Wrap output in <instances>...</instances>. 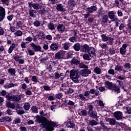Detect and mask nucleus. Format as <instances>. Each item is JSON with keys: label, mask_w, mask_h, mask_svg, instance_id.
<instances>
[{"label": "nucleus", "mask_w": 131, "mask_h": 131, "mask_svg": "<svg viewBox=\"0 0 131 131\" xmlns=\"http://www.w3.org/2000/svg\"><path fill=\"white\" fill-rule=\"evenodd\" d=\"M89 93L92 94V95H95V96H99V91H96L95 89H91L89 91Z\"/></svg>", "instance_id": "nucleus-34"}, {"label": "nucleus", "mask_w": 131, "mask_h": 131, "mask_svg": "<svg viewBox=\"0 0 131 131\" xmlns=\"http://www.w3.org/2000/svg\"><path fill=\"white\" fill-rule=\"evenodd\" d=\"M29 7L31 9V8H33L34 10H39L40 9V6L39 4L36 3H29Z\"/></svg>", "instance_id": "nucleus-13"}, {"label": "nucleus", "mask_w": 131, "mask_h": 131, "mask_svg": "<svg viewBox=\"0 0 131 131\" xmlns=\"http://www.w3.org/2000/svg\"><path fill=\"white\" fill-rule=\"evenodd\" d=\"M67 126L69 128H72L74 127V124L73 123V122H72V121H70L67 123Z\"/></svg>", "instance_id": "nucleus-36"}, {"label": "nucleus", "mask_w": 131, "mask_h": 131, "mask_svg": "<svg viewBox=\"0 0 131 131\" xmlns=\"http://www.w3.org/2000/svg\"><path fill=\"white\" fill-rule=\"evenodd\" d=\"M25 40L26 41H29V42H31V41L33 40V38L31 36H29L25 39Z\"/></svg>", "instance_id": "nucleus-59"}, {"label": "nucleus", "mask_w": 131, "mask_h": 131, "mask_svg": "<svg viewBox=\"0 0 131 131\" xmlns=\"http://www.w3.org/2000/svg\"><path fill=\"white\" fill-rule=\"evenodd\" d=\"M37 36L38 38L39 39H41V40H45V39H46V35H45V34L41 32H39Z\"/></svg>", "instance_id": "nucleus-32"}, {"label": "nucleus", "mask_w": 131, "mask_h": 131, "mask_svg": "<svg viewBox=\"0 0 131 131\" xmlns=\"http://www.w3.org/2000/svg\"><path fill=\"white\" fill-rule=\"evenodd\" d=\"M6 106L8 108L15 109V103H11V102H7L6 103Z\"/></svg>", "instance_id": "nucleus-30"}, {"label": "nucleus", "mask_w": 131, "mask_h": 131, "mask_svg": "<svg viewBox=\"0 0 131 131\" xmlns=\"http://www.w3.org/2000/svg\"><path fill=\"white\" fill-rule=\"evenodd\" d=\"M114 117L117 119V120H120L123 118V115H122V112H115L114 113Z\"/></svg>", "instance_id": "nucleus-11"}, {"label": "nucleus", "mask_w": 131, "mask_h": 131, "mask_svg": "<svg viewBox=\"0 0 131 131\" xmlns=\"http://www.w3.org/2000/svg\"><path fill=\"white\" fill-rule=\"evenodd\" d=\"M15 48H16V44H15V43H12L8 50V53L11 54L12 52L14 51V49H15Z\"/></svg>", "instance_id": "nucleus-31"}, {"label": "nucleus", "mask_w": 131, "mask_h": 131, "mask_svg": "<svg viewBox=\"0 0 131 131\" xmlns=\"http://www.w3.org/2000/svg\"><path fill=\"white\" fill-rule=\"evenodd\" d=\"M23 107L26 111H28L30 109V104L28 102H25L24 104Z\"/></svg>", "instance_id": "nucleus-33"}, {"label": "nucleus", "mask_w": 131, "mask_h": 131, "mask_svg": "<svg viewBox=\"0 0 131 131\" xmlns=\"http://www.w3.org/2000/svg\"><path fill=\"white\" fill-rule=\"evenodd\" d=\"M8 72L10 75H12V76H15V75L16 74V70H15V69L10 68L8 70Z\"/></svg>", "instance_id": "nucleus-28"}, {"label": "nucleus", "mask_w": 131, "mask_h": 131, "mask_svg": "<svg viewBox=\"0 0 131 131\" xmlns=\"http://www.w3.org/2000/svg\"><path fill=\"white\" fill-rule=\"evenodd\" d=\"M16 112V113L19 115H22V114H24L25 113V112L24 110H21L20 108L18 110H17Z\"/></svg>", "instance_id": "nucleus-49"}, {"label": "nucleus", "mask_w": 131, "mask_h": 131, "mask_svg": "<svg viewBox=\"0 0 131 131\" xmlns=\"http://www.w3.org/2000/svg\"><path fill=\"white\" fill-rule=\"evenodd\" d=\"M80 43H76L74 45L73 48L76 52H79L80 51Z\"/></svg>", "instance_id": "nucleus-27"}, {"label": "nucleus", "mask_w": 131, "mask_h": 131, "mask_svg": "<svg viewBox=\"0 0 131 131\" xmlns=\"http://www.w3.org/2000/svg\"><path fill=\"white\" fill-rule=\"evenodd\" d=\"M115 69L116 71H119L120 72L122 71V67L120 66H116Z\"/></svg>", "instance_id": "nucleus-51"}, {"label": "nucleus", "mask_w": 131, "mask_h": 131, "mask_svg": "<svg viewBox=\"0 0 131 131\" xmlns=\"http://www.w3.org/2000/svg\"><path fill=\"white\" fill-rule=\"evenodd\" d=\"M90 94H91L90 91H85L83 94H79V97L80 98V100H81V101H88V99H86L85 97H89V96H90Z\"/></svg>", "instance_id": "nucleus-9"}, {"label": "nucleus", "mask_w": 131, "mask_h": 131, "mask_svg": "<svg viewBox=\"0 0 131 131\" xmlns=\"http://www.w3.org/2000/svg\"><path fill=\"white\" fill-rule=\"evenodd\" d=\"M108 16L113 22H115L116 27H118L120 20L118 19V17L115 15L114 12L113 11H110L108 13Z\"/></svg>", "instance_id": "nucleus-3"}, {"label": "nucleus", "mask_w": 131, "mask_h": 131, "mask_svg": "<svg viewBox=\"0 0 131 131\" xmlns=\"http://www.w3.org/2000/svg\"><path fill=\"white\" fill-rule=\"evenodd\" d=\"M31 47L33 48L34 51L35 52H39V53H43V51H42V49L41 48V47L39 45H36L34 43H31L30 44Z\"/></svg>", "instance_id": "nucleus-8"}, {"label": "nucleus", "mask_w": 131, "mask_h": 131, "mask_svg": "<svg viewBox=\"0 0 131 131\" xmlns=\"http://www.w3.org/2000/svg\"><path fill=\"white\" fill-rule=\"evenodd\" d=\"M113 91H114L117 94H119L120 93V88L119 86L116 85V84H114L113 89H112Z\"/></svg>", "instance_id": "nucleus-26"}, {"label": "nucleus", "mask_w": 131, "mask_h": 131, "mask_svg": "<svg viewBox=\"0 0 131 131\" xmlns=\"http://www.w3.org/2000/svg\"><path fill=\"white\" fill-rule=\"evenodd\" d=\"M33 24L36 27H39V26H40V21L36 20L34 22Z\"/></svg>", "instance_id": "nucleus-53"}, {"label": "nucleus", "mask_w": 131, "mask_h": 131, "mask_svg": "<svg viewBox=\"0 0 131 131\" xmlns=\"http://www.w3.org/2000/svg\"><path fill=\"white\" fill-rule=\"evenodd\" d=\"M91 73L92 71L91 70H89L88 69H83L80 71V75L84 77L89 76V74H91Z\"/></svg>", "instance_id": "nucleus-10"}, {"label": "nucleus", "mask_w": 131, "mask_h": 131, "mask_svg": "<svg viewBox=\"0 0 131 131\" xmlns=\"http://www.w3.org/2000/svg\"><path fill=\"white\" fill-rule=\"evenodd\" d=\"M80 116H86L88 115V112L86 110H82L80 113Z\"/></svg>", "instance_id": "nucleus-50"}, {"label": "nucleus", "mask_w": 131, "mask_h": 131, "mask_svg": "<svg viewBox=\"0 0 131 131\" xmlns=\"http://www.w3.org/2000/svg\"><path fill=\"white\" fill-rule=\"evenodd\" d=\"M48 27V29H49V30H55V29H56V26H55V25L52 23H50L49 24H48L47 25Z\"/></svg>", "instance_id": "nucleus-29"}, {"label": "nucleus", "mask_w": 131, "mask_h": 131, "mask_svg": "<svg viewBox=\"0 0 131 131\" xmlns=\"http://www.w3.org/2000/svg\"><path fill=\"white\" fill-rule=\"evenodd\" d=\"M70 77L75 83H78L79 82V75L78 71L76 70H72L70 71Z\"/></svg>", "instance_id": "nucleus-2"}, {"label": "nucleus", "mask_w": 131, "mask_h": 131, "mask_svg": "<svg viewBox=\"0 0 131 131\" xmlns=\"http://www.w3.org/2000/svg\"><path fill=\"white\" fill-rule=\"evenodd\" d=\"M1 3L3 5H6V6H9V3H10V0H1Z\"/></svg>", "instance_id": "nucleus-54"}, {"label": "nucleus", "mask_w": 131, "mask_h": 131, "mask_svg": "<svg viewBox=\"0 0 131 131\" xmlns=\"http://www.w3.org/2000/svg\"><path fill=\"white\" fill-rule=\"evenodd\" d=\"M66 53V52L63 50H60L57 52L55 54V58L56 59V60H60L61 59H63L64 56H65Z\"/></svg>", "instance_id": "nucleus-5"}, {"label": "nucleus", "mask_w": 131, "mask_h": 131, "mask_svg": "<svg viewBox=\"0 0 131 131\" xmlns=\"http://www.w3.org/2000/svg\"><path fill=\"white\" fill-rule=\"evenodd\" d=\"M92 58H93V56L90 55V54L89 53H85L83 55V59H84V60L90 61L92 59Z\"/></svg>", "instance_id": "nucleus-25"}, {"label": "nucleus", "mask_w": 131, "mask_h": 131, "mask_svg": "<svg viewBox=\"0 0 131 131\" xmlns=\"http://www.w3.org/2000/svg\"><path fill=\"white\" fill-rule=\"evenodd\" d=\"M90 124L91 126H94V125H97L98 124V122L95 120L90 121Z\"/></svg>", "instance_id": "nucleus-48"}, {"label": "nucleus", "mask_w": 131, "mask_h": 131, "mask_svg": "<svg viewBox=\"0 0 131 131\" xmlns=\"http://www.w3.org/2000/svg\"><path fill=\"white\" fill-rule=\"evenodd\" d=\"M57 29L59 32H64L65 26L62 24H60L57 26Z\"/></svg>", "instance_id": "nucleus-19"}, {"label": "nucleus", "mask_w": 131, "mask_h": 131, "mask_svg": "<svg viewBox=\"0 0 131 131\" xmlns=\"http://www.w3.org/2000/svg\"><path fill=\"white\" fill-rule=\"evenodd\" d=\"M14 85L15 84H14L13 83H8L4 85V88L5 89H10L11 88H14Z\"/></svg>", "instance_id": "nucleus-35"}, {"label": "nucleus", "mask_w": 131, "mask_h": 131, "mask_svg": "<svg viewBox=\"0 0 131 131\" xmlns=\"http://www.w3.org/2000/svg\"><path fill=\"white\" fill-rule=\"evenodd\" d=\"M101 37L102 41H104V42H107L106 43L110 46H113V40H114V38L109 37L105 34H101Z\"/></svg>", "instance_id": "nucleus-4"}, {"label": "nucleus", "mask_w": 131, "mask_h": 131, "mask_svg": "<svg viewBox=\"0 0 131 131\" xmlns=\"http://www.w3.org/2000/svg\"><path fill=\"white\" fill-rule=\"evenodd\" d=\"M69 40L71 42H76L77 41V38L76 37L73 36L69 38Z\"/></svg>", "instance_id": "nucleus-47"}, {"label": "nucleus", "mask_w": 131, "mask_h": 131, "mask_svg": "<svg viewBox=\"0 0 131 131\" xmlns=\"http://www.w3.org/2000/svg\"><path fill=\"white\" fill-rule=\"evenodd\" d=\"M36 12H35L34 10L30 9L29 11V14L31 17H32V18H34V17H35V15L34 14Z\"/></svg>", "instance_id": "nucleus-41"}, {"label": "nucleus", "mask_w": 131, "mask_h": 131, "mask_svg": "<svg viewBox=\"0 0 131 131\" xmlns=\"http://www.w3.org/2000/svg\"><path fill=\"white\" fill-rule=\"evenodd\" d=\"M99 46V47H100V48L101 49H102V50H105V51H106V50H109L108 43H103V42H101V41H100Z\"/></svg>", "instance_id": "nucleus-17"}, {"label": "nucleus", "mask_w": 131, "mask_h": 131, "mask_svg": "<svg viewBox=\"0 0 131 131\" xmlns=\"http://www.w3.org/2000/svg\"><path fill=\"white\" fill-rule=\"evenodd\" d=\"M89 49L90 47L86 44L81 46V52H83V53H86V52H88Z\"/></svg>", "instance_id": "nucleus-22"}, {"label": "nucleus", "mask_w": 131, "mask_h": 131, "mask_svg": "<svg viewBox=\"0 0 131 131\" xmlns=\"http://www.w3.org/2000/svg\"><path fill=\"white\" fill-rule=\"evenodd\" d=\"M63 74L62 73H60L59 74L58 73H55V79H59L60 77H62L63 76Z\"/></svg>", "instance_id": "nucleus-45"}, {"label": "nucleus", "mask_w": 131, "mask_h": 131, "mask_svg": "<svg viewBox=\"0 0 131 131\" xmlns=\"http://www.w3.org/2000/svg\"><path fill=\"white\" fill-rule=\"evenodd\" d=\"M5 34V30L4 28L0 27V35H4Z\"/></svg>", "instance_id": "nucleus-64"}, {"label": "nucleus", "mask_w": 131, "mask_h": 131, "mask_svg": "<svg viewBox=\"0 0 131 131\" xmlns=\"http://www.w3.org/2000/svg\"><path fill=\"white\" fill-rule=\"evenodd\" d=\"M28 54L30 56H34L35 53H34V51H33V50L29 49L28 50Z\"/></svg>", "instance_id": "nucleus-55"}, {"label": "nucleus", "mask_w": 131, "mask_h": 131, "mask_svg": "<svg viewBox=\"0 0 131 131\" xmlns=\"http://www.w3.org/2000/svg\"><path fill=\"white\" fill-rule=\"evenodd\" d=\"M68 5L70 6L72 8H73L74 6H75V2L73 0H69L68 2Z\"/></svg>", "instance_id": "nucleus-40"}, {"label": "nucleus", "mask_w": 131, "mask_h": 131, "mask_svg": "<svg viewBox=\"0 0 131 131\" xmlns=\"http://www.w3.org/2000/svg\"><path fill=\"white\" fill-rule=\"evenodd\" d=\"M4 121H12V118H11L10 117H5L3 118Z\"/></svg>", "instance_id": "nucleus-57"}, {"label": "nucleus", "mask_w": 131, "mask_h": 131, "mask_svg": "<svg viewBox=\"0 0 131 131\" xmlns=\"http://www.w3.org/2000/svg\"><path fill=\"white\" fill-rule=\"evenodd\" d=\"M125 27V24H121L119 26V30H123V29Z\"/></svg>", "instance_id": "nucleus-63"}, {"label": "nucleus", "mask_w": 131, "mask_h": 131, "mask_svg": "<svg viewBox=\"0 0 131 131\" xmlns=\"http://www.w3.org/2000/svg\"><path fill=\"white\" fill-rule=\"evenodd\" d=\"M14 35H15L16 36H22V35H23V32L20 30H18L14 33Z\"/></svg>", "instance_id": "nucleus-44"}, {"label": "nucleus", "mask_w": 131, "mask_h": 131, "mask_svg": "<svg viewBox=\"0 0 131 131\" xmlns=\"http://www.w3.org/2000/svg\"><path fill=\"white\" fill-rule=\"evenodd\" d=\"M108 15H104L102 16V21L103 23H107L108 22Z\"/></svg>", "instance_id": "nucleus-37"}, {"label": "nucleus", "mask_w": 131, "mask_h": 131, "mask_svg": "<svg viewBox=\"0 0 131 131\" xmlns=\"http://www.w3.org/2000/svg\"><path fill=\"white\" fill-rule=\"evenodd\" d=\"M36 120L39 123H42V126L48 131L54 130V127H57L56 123L48 120L46 117H40L39 116H36Z\"/></svg>", "instance_id": "nucleus-1"}, {"label": "nucleus", "mask_w": 131, "mask_h": 131, "mask_svg": "<svg viewBox=\"0 0 131 131\" xmlns=\"http://www.w3.org/2000/svg\"><path fill=\"white\" fill-rule=\"evenodd\" d=\"M96 101L97 102V104H98L100 107H103V106H104V103L102 100H97Z\"/></svg>", "instance_id": "nucleus-58"}, {"label": "nucleus", "mask_w": 131, "mask_h": 131, "mask_svg": "<svg viewBox=\"0 0 131 131\" xmlns=\"http://www.w3.org/2000/svg\"><path fill=\"white\" fill-rule=\"evenodd\" d=\"M16 26L18 28H23L24 27V24H23V22L19 21L16 23Z\"/></svg>", "instance_id": "nucleus-39"}, {"label": "nucleus", "mask_w": 131, "mask_h": 131, "mask_svg": "<svg viewBox=\"0 0 131 131\" xmlns=\"http://www.w3.org/2000/svg\"><path fill=\"white\" fill-rule=\"evenodd\" d=\"M50 50L52 52H55V51H58L59 49V45L57 43H52L50 46Z\"/></svg>", "instance_id": "nucleus-14"}, {"label": "nucleus", "mask_w": 131, "mask_h": 131, "mask_svg": "<svg viewBox=\"0 0 131 131\" xmlns=\"http://www.w3.org/2000/svg\"><path fill=\"white\" fill-rule=\"evenodd\" d=\"M108 74H111V75H114L115 74V72H114V70L110 69L108 71Z\"/></svg>", "instance_id": "nucleus-60"}, {"label": "nucleus", "mask_w": 131, "mask_h": 131, "mask_svg": "<svg viewBox=\"0 0 131 131\" xmlns=\"http://www.w3.org/2000/svg\"><path fill=\"white\" fill-rule=\"evenodd\" d=\"M97 10H98V8H97V6H92L87 8L88 12L91 13H94V12L97 11Z\"/></svg>", "instance_id": "nucleus-20"}, {"label": "nucleus", "mask_w": 131, "mask_h": 131, "mask_svg": "<svg viewBox=\"0 0 131 131\" xmlns=\"http://www.w3.org/2000/svg\"><path fill=\"white\" fill-rule=\"evenodd\" d=\"M72 65V64H74L75 65H78V64H79V61H78V60L75 59V58H73L71 62Z\"/></svg>", "instance_id": "nucleus-43"}, {"label": "nucleus", "mask_w": 131, "mask_h": 131, "mask_svg": "<svg viewBox=\"0 0 131 131\" xmlns=\"http://www.w3.org/2000/svg\"><path fill=\"white\" fill-rule=\"evenodd\" d=\"M96 49L93 47L89 48V49L88 50V53L90 54V56L93 57H95L96 56Z\"/></svg>", "instance_id": "nucleus-16"}, {"label": "nucleus", "mask_w": 131, "mask_h": 131, "mask_svg": "<svg viewBox=\"0 0 131 131\" xmlns=\"http://www.w3.org/2000/svg\"><path fill=\"white\" fill-rule=\"evenodd\" d=\"M39 13L41 15H45V14H47L48 13V11L45 9V8H41L40 7V10H39Z\"/></svg>", "instance_id": "nucleus-38"}, {"label": "nucleus", "mask_w": 131, "mask_h": 131, "mask_svg": "<svg viewBox=\"0 0 131 131\" xmlns=\"http://www.w3.org/2000/svg\"><path fill=\"white\" fill-rule=\"evenodd\" d=\"M126 48H127V44H123L122 47L120 48V53L121 55H124L126 52Z\"/></svg>", "instance_id": "nucleus-15"}, {"label": "nucleus", "mask_w": 131, "mask_h": 131, "mask_svg": "<svg viewBox=\"0 0 131 131\" xmlns=\"http://www.w3.org/2000/svg\"><path fill=\"white\" fill-rule=\"evenodd\" d=\"M71 46V43L68 42H66L62 44V47L63 49L65 50V51H67L68 50H69V48H70Z\"/></svg>", "instance_id": "nucleus-23"}, {"label": "nucleus", "mask_w": 131, "mask_h": 131, "mask_svg": "<svg viewBox=\"0 0 131 131\" xmlns=\"http://www.w3.org/2000/svg\"><path fill=\"white\" fill-rule=\"evenodd\" d=\"M79 67L80 68H85L86 69H88V68H89V67H88L86 66H85V64L82 63L79 64Z\"/></svg>", "instance_id": "nucleus-61"}, {"label": "nucleus", "mask_w": 131, "mask_h": 131, "mask_svg": "<svg viewBox=\"0 0 131 131\" xmlns=\"http://www.w3.org/2000/svg\"><path fill=\"white\" fill-rule=\"evenodd\" d=\"M104 85L106 89H108V90H112L113 89L114 84L112 82L109 81H106L104 83Z\"/></svg>", "instance_id": "nucleus-18"}, {"label": "nucleus", "mask_w": 131, "mask_h": 131, "mask_svg": "<svg viewBox=\"0 0 131 131\" xmlns=\"http://www.w3.org/2000/svg\"><path fill=\"white\" fill-rule=\"evenodd\" d=\"M88 108L89 109V116H90V117H92V118H96L97 117V113H96V112L93 111V109H94V107H93V105H88Z\"/></svg>", "instance_id": "nucleus-7"}, {"label": "nucleus", "mask_w": 131, "mask_h": 131, "mask_svg": "<svg viewBox=\"0 0 131 131\" xmlns=\"http://www.w3.org/2000/svg\"><path fill=\"white\" fill-rule=\"evenodd\" d=\"M45 91H52V89H51V87L48 86V85H44L43 86Z\"/></svg>", "instance_id": "nucleus-62"}, {"label": "nucleus", "mask_w": 131, "mask_h": 131, "mask_svg": "<svg viewBox=\"0 0 131 131\" xmlns=\"http://www.w3.org/2000/svg\"><path fill=\"white\" fill-rule=\"evenodd\" d=\"M8 99V100L13 101V102H19L22 99V95H12L9 96Z\"/></svg>", "instance_id": "nucleus-6"}, {"label": "nucleus", "mask_w": 131, "mask_h": 131, "mask_svg": "<svg viewBox=\"0 0 131 131\" xmlns=\"http://www.w3.org/2000/svg\"><path fill=\"white\" fill-rule=\"evenodd\" d=\"M56 10L60 12H65V11H66V9H65L64 6H63L62 4H58L56 6Z\"/></svg>", "instance_id": "nucleus-24"}, {"label": "nucleus", "mask_w": 131, "mask_h": 131, "mask_svg": "<svg viewBox=\"0 0 131 131\" xmlns=\"http://www.w3.org/2000/svg\"><path fill=\"white\" fill-rule=\"evenodd\" d=\"M94 72L96 73V74H100L101 72V69L98 67L95 68Z\"/></svg>", "instance_id": "nucleus-46"}, {"label": "nucleus", "mask_w": 131, "mask_h": 131, "mask_svg": "<svg viewBox=\"0 0 131 131\" xmlns=\"http://www.w3.org/2000/svg\"><path fill=\"white\" fill-rule=\"evenodd\" d=\"M124 68H125V69H130V64H129V63H126V64H125L124 66Z\"/></svg>", "instance_id": "nucleus-56"}, {"label": "nucleus", "mask_w": 131, "mask_h": 131, "mask_svg": "<svg viewBox=\"0 0 131 131\" xmlns=\"http://www.w3.org/2000/svg\"><path fill=\"white\" fill-rule=\"evenodd\" d=\"M105 121H106V122H110V124H111V125H115V123H116V120H115V119H112V118H106L105 119Z\"/></svg>", "instance_id": "nucleus-21"}, {"label": "nucleus", "mask_w": 131, "mask_h": 131, "mask_svg": "<svg viewBox=\"0 0 131 131\" xmlns=\"http://www.w3.org/2000/svg\"><path fill=\"white\" fill-rule=\"evenodd\" d=\"M47 60H49V57L48 56L40 58V63H46V61Z\"/></svg>", "instance_id": "nucleus-52"}, {"label": "nucleus", "mask_w": 131, "mask_h": 131, "mask_svg": "<svg viewBox=\"0 0 131 131\" xmlns=\"http://www.w3.org/2000/svg\"><path fill=\"white\" fill-rule=\"evenodd\" d=\"M5 16H6V10L3 7L0 6V21L5 19Z\"/></svg>", "instance_id": "nucleus-12"}, {"label": "nucleus", "mask_w": 131, "mask_h": 131, "mask_svg": "<svg viewBox=\"0 0 131 131\" xmlns=\"http://www.w3.org/2000/svg\"><path fill=\"white\" fill-rule=\"evenodd\" d=\"M31 110L33 113H38V109H37V107L36 106H32Z\"/></svg>", "instance_id": "nucleus-42"}]
</instances>
